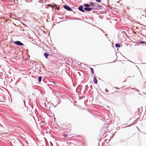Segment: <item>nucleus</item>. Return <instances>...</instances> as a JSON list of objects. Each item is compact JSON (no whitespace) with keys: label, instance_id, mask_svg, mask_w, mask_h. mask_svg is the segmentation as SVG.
I'll list each match as a JSON object with an SVG mask.
<instances>
[{"label":"nucleus","instance_id":"1","mask_svg":"<svg viewBox=\"0 0 146 146\" xmlns=\"http://www.w3.org/2000/svg\"><path fill=\"white\" fill-rule=\"evenodd\" d=\"M63 7L64 9L68 11H72V9L70 7L67 5H64Z\"/></svg>","mask_w":146,"mask_h":146},{"label":"nucleus","instance_id":"2","mask_svg":"<svg viewBox=\"0 0 146 146\" xmlns=\"http://www.w3.org/2000/svg\"><path fill=\"white\" fill-rule=\"evenodd\" d=\"M13 42L15 44L17 45L22 46H24V45L23 43H22L21 41H13Z\"/></svg>","mask_w":146,"mask_h":146},{"label":"nucleus","instance_id":"3","mask_svg":"<svg viewBox=\"0 0 146 146\" xmlns=\"http://www.w3.org/2000/svg\"><path fill=\"white\" fill-rule=\"evenodd\" d=\"M84 6L85 7L84 8V9L85 10V11H86L90 7V4L88 3H85L84 4Z\"/></svg>","mask_w":146,"mask_h":146},{"label":"nucleus","instance_id":"4","mask_svg":"<svg viewBox=\"0 0 146 146\" xmlns=\"http://www.w3.org/2000/svg\"><path fill=\"white\" fill-rule=\"evenodd\" d=\"M83 6L82 5H81L79 7L78 9L80 11L83 12H84L85 11L84 9H83Z\"/></svg>","mask_w":146,"mask_h":146},{"label":"nucleus","instance_id":"5","mask_svg":"<svg viewBox=\"0 0 146 146\" xmlns=\"http://www.w3.org/2000/svg\"><path fill=\"white\" fill-rule=\"evenodd\" d=\"M98 80L96 76H94V82L95 84H97L98 83Z\"/></svg>","mask_w":146,"mask_h":146},{"label":"nucleus","instance_id":"6","mask_svg":"<svg viewBox=\"0 0 146 146\" xmlns=\"http://www.w3.org/2000/svg\"><path fill=\"white\" fill-rule=\"evenodd\" d=\"M44 56L46 58H47L49 54L47 52H44L43 54Z\"/></svg>","mask_w":146,"mask_h":146},{"label":"nucleus","instance_id":"7","mask_svg":"<svg viewBox=\"0 0 146 146\" xmlns=\"http://www.w3.org/2000/svg\"><path fill=\"white\" fill-rule=\"evenodd\" d=\"M115 46L116 48H120L121 45L119 43H117L115 44Z\"/></svg>","mask_w":146,"mask_h":146},{"label":"nucleus","instance_id":"8","mask_svg":"<svg viewBox=\"0 0 146 146\" xmlns=\"http://www.w3.org/2000/svg\"><path fill=\"white\" fill-rule=\"evenodd\" d=\"M142 109H143L142 107H141V111L140 110L139 108H138V112L140 113H141L142 112V111H143Z\"/></svg>","mask_w":146,"mask_h":146},{"label":"nucleus","instance_id":"9","mask_svg":"<svg viewBox=\"0 0 146 146\" xmlns=\"http://www.w3.org/2000/svg\"><path fill=\"white\" fill-rule=\"evenodd\" d=\"M42 80V77L41 76H39L38 77V81L39 82H41Z\"/></svg>","mask_w":146,"mask_h":146},{"label":"nucleus","instance_id":"10","mask_svg":"<svg viewBox=\"0 0 146 146\" xmlns=\"http://www.w3.org/2000/svg\"><path fill=\"white\" fill-rule=\"evenodd\" d=\"M89 3H90V6H91L92 7H94V3L93 2H90Z\"/></svg>","mask_w":146,"mask_h":146},{"label":"nucleus","instance_id":"11","mask_svg":"<svg viewBox=\"0 0 146 146\" xmlns=\"http://www.w3.org/2000/svg\"><path fill=\"white\" fill-rule=\"evenodd\" d=\"M89 68L90 69L92 73L93 74H94V71L93 69L92 68L90 67H89Z\"/></svg>","mask_w":146,"mask_h":146},{"label":"nucleus","instance_id":"12","mask_svg":"<svg viewBox=\"0 0 146 146\" xmlns=\"http://www.w3.org/2000/svg\"><path fill=\"white\" fill-rule=\"evenodd\" d=\"M92 10V7H89L88 8V9L86 11H90Z\"/></svg>","mask_w":146,"mask_h":146},{"label":"nucleus","instance_id":"13","mask_svg":"<svg viewBox=\"0 0 146 146\" xmlns=\"http://www.w3.org/2000/svg\"><path fill=\"white\" fill-rule=\"evenodd\" d=\"M103 7L100 5H98V8H100V9H102L103 8Z\"/></svg>","mask_w":146,"mask_h":146},{"label":"nucleus","instance_id":"14","mask_svg":"<svg viewBox=\"0 0 146 146\" xmlns=\"http://www.w3.org/2000/svg\"><path fill=\"white\" fill-rule=\"evenodd\" d=\"M98 4L97 3H94V7H95L98 8Z\"/></svg>","mask_w":146,"mask_h":146},{"label":"nucleus","instance_id":"15","mask_svg":"<svg viewBox=\"0 0 146 146\" xmlns=\"http://www.w3.org/2000/svg\"><path fill=\"white\" fill-rule=\"evenodd\" d=\"M26 2L27 3L31 2L32 1V0H25Z\"/></svg>","mask_w":146,"mask_h":146},{"label":"nucleus","instance_id":"16","mask_svg":"<svg viewBox=\"0 0 146 146\" xmlns=\"http://www.w3.org/2000/svg\"><path fill=\"white\" fill-rule=\"evenodd\" d=\"M99 9L98 8L95 7H92V10H98Z\"/></svg>","mask_w":146,"mask_h":146},{"label":"nucleus","instance_id":"17","mask_svg":"<svg viewBox=\"0 0 146 146\" xmlns=\"http://www.w3.org/2000/svg\"><path fill=\"white\" fill-rule=\"evenodd\" d=\"M139 43L140 44H145V41H140V42H139Z\"/></svg>","mask_w":146,"mask_h":146},{"label":"nucleus","instance_id":"18","mask_svg":"<svg viewBox=\"0 0 146 146\" xmlns=\"http://www.w3.org/2000/svg\"><path fill=\"white\" fill-rule=\"evenodd\" d=\"M19 93H20L21 95H22L23 96H24V94L23 92H21L19 91Z\"/></svg>","mask_w":146,"mask_h":146},{"label":"nucleus","instance_id":"19","mask_svg":"<svg viewBox=\"0 0 146 146\" xmlns=\"http://www.w3.org/2000/svg\"><path fill=\"white\" fill-rule=\"evenodd\" d=\"M68 135L66 134H64L63 135V136L64 137H68Z\"/></svg>","mask_w":146,"mask_h":146},{"label":"nucleus","instance_id":"20","mask_svg":"<svg viewBox=\"0 0 146 146\" xmlns=\"http://www.w3.org/2000/svg\"><path fill=\"white\" fill-rule=\"evenodd\" d=\"M105 92H109V90L107 89H105Z\"/></svg>","mask_w":146,"mask_h":146},{"label":"nucleus","instance_id":"21","mask_svg":"<svg viewBox=\"0 0 146 146\" xmlns=\"http://www.w3.org/2000/svg\"><path fill=\"white\" fill-rule=\"evenodd\" d=\"M88 87H89L88 86V85H86L85 87V89L87 88V89H88Z\"/></svg>","mask_w":146,"mask_h":146},{"label":"nucleus","instance_id":"22","mask_svg":"<svg viewBox=\"0 0 146 146\" xmlns=\"http://www.w3.org/2000/svg\"><path fill=\"white\" fill-rule=\"evenodd\" d=\"M85 97V96H81L80 97V99H82L84 98Z\"/></svg>","mask_w":146,"mask_h":146},{"label":"nucleus","instance_id":"23","mask_svg":"<svg viewBox=\"0 0 146 146\" xmlns=\"http://www.w3.org/2000/svg\"><path fill=\"white\" fill-rule=\"evenodd\" d=\"M23 102H24V106L25 107L26 106H25V100H23Z\"/></svg>","mask_w":146,"mask_h":146},{"label":"nucleus","instance_id":"24","mask_svg":"<svg viewBox=\"0 0 146 146\" xmlns=\"http://www.w3.org/2000/svg\"><path fill=\"white\" fill-rule=\"evenodd\" d=\"M90 88H91V89L92 90L93 89L92 86V85H91L90 86Z\"/></svg>","mask_w":146,"mask_h":146},{"label":"nucleus","instance_id":"25","mask_svg":"<svg viewBox=\"0 0 146 146\" xmlns=\"http://www.w3.org/2000/svg\"><path fill=\"white\" fill-rule=\"evenodd\" d=\"M55 9H57L58 10H59L60 9L57 7H55Z\"/></svg>","mask_w":146,"mask_h":146},{"label":"nucleus","instance_id":"26","mask_svg":"<svg viewBox=\"0 0 146 146\" xmlns=\"http://www.w3.org/2000/svg\"><path fill=\"white\" fill-rule=\"evenodd\" d=\"M99 29L100 30H101L104 33V31L102 30L101 29L99 28Z\"/></svg>","mask_w":146,"mask_h":146},{"label":"nucleus","instance_id":"27","mask_svg":"<svg viewBox=\"0 0 146 146\" xmlns=\"http://www.w3.org/2000/svg\"><path fill=\"white\" fill-rule=\"evenodd\" d=\"M53 6L55 8L56 7H57V5L56 4L55 5H54Z\"/></svg>","mask_w":146,"mask_h":146},{"label":"nucleus","instance_id":"28","mask_svg":"<svg viewBox=\"0 0 146 146\" xmlns=\"http://www.w3.org/2000/svg\"><path fill=\"white\" fill-rule=\"evenodd\" d=\"M114 88H115L116 89L118 90H119V89L118 88L116 87H114Z\"/></svg>","mask_w":146,"mask_h":146},{"label":"nucleus","instance_id":"29","mask_svg":"<svg viewBox=\"0 0 146 146\" xmlns=\"http://www.w3.org/2000/svg\"><path fill=\"white\" fill-rule=\"evenodd\" d=\"M65 16L66 17H69V16H67V15H65Z\"/></svg>","mask_w":146,"mask_h":146},{"label":"nucleus","instance_id":"30","mask_svg":"<svg viewBox=\"0 0 146 146\" xmlns=\"http://www.w3.org/2000/svg\"><path fill=\"white\" fill-rule=\"evenodd\" d=\"M48 6H49V7H50V6H51L50 5V4H48Z\"/></svg>","mask_w":146,"mask_h":146},{"label":"nucleus","instance_id":"31","mask_svg":"<svg viewBox=\"0 0 146 146\" xmlns=\"http://www.w3.org/2000/svg\"><path fill=\"white\" fill-rule=\"evenodd\" d=\"M105 35L106 36H108V34H105Z\"/></svg>","mask_w":146,"mask_h":146},{"label":"nucleus","instance_id":"32","mask_svg":"<svg viewBox=\"0 0 146 146\" xmlns=\"http://www.w3.org/2000/svg\"><path fill=\"white\" fill-rule=\"evenodd\" d=\"M128 61H129V62H132V63H134V62H132V61H130V60H128Z\"/></svg>","mask_w":146,"mask_h":146},{"label":"nucleus","instance_id":"33","mask_svg":"<svg viewBox=\"0 0 146 146\" xmlns=\"http://www.w3.org/2000/svg\"><path fill=\"white\" fill-rule=\"evenodd\" d=\"M136 91L137 92H139V91L138 90H136Z\"/></svg>","mask_w":146,"mask_h":146},{"label":"nucleus","instance_id":"34","mask_svg":"<svg viewBox=\"0 0 146 146\" xmlns=\"http://www.w3.org/2000/svg\"><path fill=\"white\" fill-rule=\"evenodd\" d=\"M0 126L2 127H3V126L1 124V125H0Z\"/></svg>","mask_w":146,"mask_h":146},{"label":"nucleus","instance_id":"35","mask_svg":"<svg viewBox=\"0 0 146 146\" xmlns=\"http://www.w3.org/2000/svg\"><path fill=\"white\" fill-rule=\"evenodd\" d=\"M116 61V60H114L113 61V62H115Z\"/></svg>","mask_w":146,"mask_h":146},{"label":"nucleus","instance_id":"36","mask_svg":"<svg viewBox=\"0 0 146 146\" xmlns=\"http://www.w3.org/2000/svg\"><path fill=\"white\" fill-rule=\"evenodd\" d=\"M52 104L55 107H56V106H57V105H56V106H54V105L53 104Z\"/></svg>","mask_w":146,"mask_h":146},{"label":"nucleus","instance_id":"37","mask_svg":"<svg viewBox=\"0 0 146 146\" xmlns=\"http://www.w3.org/2000/svg\"><path fill=\"white\" fill-rule=\"evenodd\" d=\"M131 89H133V90H134L135 89V88H132Z\"/></svg>","mask_w":146,"mask_h":146},{"label":"nucleus","instance_id":"38","mask_svg":"<svg viewBox=\"0 0 146 146\" xmlns=\"http://www.w3.org/2000/svg\"><path fill=\"white\" fill-rule=\"evenodd\" d=\"M87 23H88V24H91L90 23H89L88 22H86Z\"/></svg>","mask_w":146,"mask_h":146},{"label":"nucleus","instance_id":"39","mask_svg":"<svg viewBox=\"0 0 146 146\" xmlns=\"http://www.w3.org/2000/svg\"><path fill=\"white\" fill-rule=\"evenodd\" d=\"M65 21V20L62 21H60V22H62V21Z\"/></svg>","mask_w":146,"mask_h":146},{"label":"nucleus","instance_id":"40","mask_svg":"<svg viewBox=\"0 0 146 146\" xmlns=\"http://www.w3.org/2000/svg\"><path fill=\"white\" fill-rule=\"evenodd\" d=\"M59 18L60 19H62L61 18V17H59Z\"/></svg>","mask_w":146,"mask_h":146},{"label":"nucleus","instance_id":"41","mask_svg":"<svg viewBox=\"0 0 146 146\" xmlns=\"http://www.w3.org/2000/svg\"><path fill=\"white\" fill-rule=\"evenodd\" d=\"M117 92L116 91H115V92H113V93H114L115 92Z\"/></svg>","mask_w":146,"mask_h":146},{"label":"nucleus","instance_id":"42","mask_svg":"<svg viewBox=\"0 0 146 146\" xmlns=\"http://www.w3.org/2000/svg\"><path fill=\"white\" fill-rule=\"evenodd\" d=\"M78 74H80V73L79 72H78Z\"/></svg>","mask_w":146,"mask_h":146},{"label":"nucleus","instance_id":"43","mask_svg":"<svg viewBox=\"0 0 146 146\" xmlns=\"http://www.w3.org/2000/svg\"><path fill=\"white\" fill-rule=\"evenodd\" d=\"M141 25H143L142 24H140Z\"/></svg>","mask_w":146,"mask_h":146},{"label":"nucleus","instance_id":"44","mask_svg":"<svg viewBox=\"0 0 146 146\" xmlns=\"http://www.w3.org/2000/svg\"><path fill=\"white\" fill-rule=\"evenodd\" d=\"M123 57H124V58H125V57H124V56H123Z\"/></svg>","mask_w":146,"mask_h":146},{"label":"nucleus","instance_id":"45","mask_svg":"<svg viewBox=\"0 0 146 146\" xmlns=\"http://www.w3.org/2000/svg\"><path fill=\"white\" fill-rule=\"evenodd\" d=\"M123 57H124V58H125V57H124V56H123Z\"/></svg>","mask_w":146,"mask_h":146},{"label":"nucleus","instance_id":"46","mask_svg":"<svg viewBox=\"0 0 146 146\" xmlns=\"http://www.w3.org/2000/svg\"><path fill=\"white\" fill-rule=\"evenodd\" d=\"M123 57H124V58H125V57H124V56H123Z\"/></svg>","mask_w":146,"mask_h":146},{"label":"nucleus","instance_id":"47","mask_svg":"<svg viewBox=\"0 0 146 146\" xmlns=\"http://www.w3.org/2000/svg\"><path fill=\"white\" fill-rule=\"evenodd\" d=\"M13 1H14L15 2V0H14Z\"/></svg>","mask_w":146,"mask_h":146},{"label":"nucleus","instance_id":"48","mask_svg":"<svg viewBox=\"0 0 146 146\" xmlns=\"http://www.w3.org/2000/svg\"><path fill=\"white\" fill-rule=\"evenodd\" d=\"M76 0H74L75 1H76Z\"/></svg>","mask_w":146,"mask_h":146},{"label":"nucleus","instance_id":"49","mask_svg":"<svg viewBox=\"0 0 146 146\" xmlns=\"http://www.w3.org/2000/svg\"><path fill=\"white\" fill-rule=\"evenodd\" d=\"M0 125H1V124L0 123Z\"/></svg>","mask_w":146,"mask_h":146}]
</instances>
